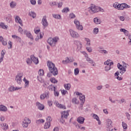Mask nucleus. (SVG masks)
<instances>
[{
  "mask_svg": "<svg viewBox=\"0 0 131 131\" xmlns=\"http://www.w3.org/2000/svg\"><path fill=\"white\" fill-rule=\"evenodd\" d=\"M118 68L120 70V73L122 75L126 71V66L123 67L121 64L118 63Z\"/></svg>",
  "mask_w": 131,
  "mask_h": 131,
  "instance_id": "obj_9",
  "label": "nucleus"
},
{
  "mask_svg": "<svg viewBox=\"0 0 131 131\" xmlns=\"http://www.w3.org/2000/svg\"><path fill=\"white\" fill-rule=\"evenodd\" d=\"M79 73V70H78V68L75 69L74 70V74L75 75H77Z\"/></svg>",
  "mask_w": 131,
  "mask_h": 131,
  "instance_id": "obj_55",
  "label": "nucleus"
},
{
  "mask_svg": "<svg viewBox=\"0 0 131 131\" xmlns=\"http://www.w3.org/2000/svg\"><path fill=\"white\" fill-rule=\"evenodd\" d=\"M15 21L16 23H19L21 26H23V24H22V20L21 19V18L19 17V16H15Z\"/></svg>",
  "mask_w": 131,
  "mask_h": 131,
  "instance_id": "obj_19",
  "label": "nucleus"
},
{
  "mask_svg": "<svg viewBox=\"0 0 131 131\" xmlns=\"http://www.w3.org/2000/svg\"><path fill=\"white\" fill-rule=\"evenodd\" d=\"M36 105L39 110H43V109H45V105L38 102L36 103Z\"/></svg>",
  "mask_w": 131,
  "mask_h": 131,
  "instance_id": "obj_20",
  "label": "nucleus"
},
{
  "mask_svg": "<svg viewBox=\"0 0 131 131\" xmlns=\"http://www.w3.org/2000/svg\"><path fill=\"white\" fill-rule=\"evenodd\" d=\"M111 69V67H110V66H106L104 68V70L106 72H108V71H109V70H110Z\"/></svg>",
  "mask_w": 131,
  "mask_h": 131,
  "instance_id": "obj_48",
  "label": "nucleus"
},
{
  "mask_svg": "<svg viewBox=\"0 0 131 131\" xmlns=\"http://www.w3.org/2000/svg\"><path fill=\"white\" fill-rule=\"evenodd\" d=\"M59 37L55 36L53 38L50 37L47 40V42L51 46V47H55L59 41Z\"/></svg>",
  "mask_w": 131,
  "mask_h": 131,
  "instance_id": "obj_2",
  "label": "nucleus"
},
{
  "mask_svg": "<svg viewBox=\"0 0 131 131\" xmlns=\"http://www.w3.org/2000/svg\"><path fill=\"white\" fill-rule=\"evenodd\" d=\"M125 115L127 117V119L130 120V115L128 113H125Z\"/></svg>",
  "mask_w": 131,
  "mask_h": 131,
  "instance_id": "obj_58",
  "label": "nucleus"
},
{
  "mask_svg": "<svg viewBox=\"0 0 131 131\" xmlns=\"http://www.w3.org/2000/svg\"><path fill=\"white\" fill-rule=\"evenodd\" d=\"M6 54V50H2L1 53V58L4 59V57L5 56V54Z\"/></svg>",
  "mask_w": 131,
  "mask_h": 131,
  "instance_id": "obj_42",
  "label": "nucleus"
},
{
  "mask_svg": "<svg viewBox=\"0 0 131 131\" xmlns=\"http://www.w3.org/2000/svg\"><path fill=\"white\" fill-rule=\"evenodd\" d=\"M74 23L76 25L77 29L78 30H82V26L80 25V23L78 20H77V19H75Z\"/></svg>",
  "mask_w": 131,
  "mask_h": 131,
  "instance_id": "obj_11",
  "label": "nucleus"
},
{
  "mask_svg": "<svg viewBox=\"0 0 131 131\" xmlns=\"http://www.w3.org/2000/svg\"><path fill=\"white\" fill-rule=\"evenodd\" d=\"M37 124H40V123H43L45 122V120L42 119L37 120L36 121Z\"/></svg>",
  "mask_w": 131,
  "mask_h": 131,
  "instance_id": "obj_40",
  "label": "nucleus"
},
{
  "mask_svg": "<svg viewBox=\"0 0 131 131\" xmlns=\"http://www.w3.org/2000/svg\"><path fill=\"white\" fill-rule=\"evenodd\" d=\"M31 123V120L28 118H25L23 121V127H28V125Z\"/></svg>",
  "mask_w": 131,
  "mask_h": 131,
  "instance_id": "obj_7",
  "label": "nucleus"
},
{
  "mask_svg": "<svg viewBox=\"0 0 131 131\" xmlns=\"http://www.w3.org/2000/svg\"><path fill=\"white\" fill-rule=\"evenodd\" d=\"M69 115V112L68 111H63L61 113V118L63 119V118H65L66 119H67L68 118V116Z\"/></svg>",
  "mask_w": 131,
  "mask_h": 131,
  "instance_id": "obj_14",
  "label": "nucleus"
},
{
  "mask_svg": "<svg viewBox=\"0 0 131 131\" xmlns=\"http://www.w3.org/2000/svg\"><path fill=\"white\" fill-rule=\"evenodd\" d=\"M64 88L67 91H69V90H70V88H71V84H70V83L64 84Z\"/></svg>",
  "mask_w": 131,
  "mask_h": 131,
  "instance_id": "obj_33",
  "label": "nucleus"
},
{
  "mask_svg": "<svg viewBox=\"0 0 131 131\" xmlns=\"http://www.w3.org/2000/svg\"><path fill=\"white\" fill-rule=\"evenodd\" d=\"M128 39L129 40V41H128V43L129 46L131 45V35L129 34L128 35Z\"/></svg>",
  "mask_w": 131,
  "mask_h": 131,
  "instance_id": "obj_64",
  "label": "nucleus"
},
{
  "mask_svg": "<svg viewBox=\"0 0 131 131\" xmlns=\"http://www.w3.org/2000/svg\"><path fill=\"white\" fill-rule=\"evenodd\" d=\"M93 22L94 23L96 24V25H99V24H100L101 23H102V20H101V19L98 17H95L93 19Z\"/></svg>",
  "mask_w": 131,
  "mask_h": 131,
  "instance_id": "obj_22",
  "label": "nucleus"
},
{
  "mask_svg": "<svg viewBox=\"0 0 131 131\" xmlns=\"http://www.w3.org/2000/svg\"><path fill=\"white\" fill-rule=\"evenodd\" d=\"M52 120H53V119L52 118V117H51V116H48L47 118V122H50V123H51V121H52Z\"/></svg>",
  "mask_w": 131,
  "mask_h": 131,
  "instance_id": "obj_52",
  "label": "nucleus"
},
{
  "mask_svg": "<svg viewBox=\"0 0 131 131\" xmlns=\"http://www.w3.org/2000/svg\"><path fill=\"white\" fill-rule=\"evenodd\" d=\"M54 104L56 107H57L58 108H59L60 109H64V110L66 109V106L65 105H62V104L59 103V102L58 101H55L54 102Z\"/></svg>",
  "mask_w": 131,
  "mask_h": 131,
  "instance_id": "obj_13",
  "label": "nucleus"
},
{
  "mask_svg": "<svg viewBox=\"0 0 131 131\" xmlns=\"http://www.w3.org/2000/svg\"><path fill=\"white\" fill-rule=\"evenodd\" d=\"M29 15V16H30V17H32V18H35V17H36V13H35V12L33 11L30 12Z\"/></svg>",
  "mask_w": 131,
  "mask_h": 131,
  "instance_id": "obj_32",
  "label": "nucleus"
},
{
  "mask_svg": "<svg viewBox=\"0 0 131 131\" xmlns=\"http://www.w3.org/2000/svg\"><path fill=\"white\" fill-rule=\"evenodd\" d=\"M76 17L75 14H74V13H72L70 14V18H71V19H74V18Z\"/></svg>",
  "mask_w": 131,
  "mask_h": 131,
  "instance_id": "obj_57",
  "label": "nucleus"
},
{
  "mask_svg": "<svg viewBox=\"0 0 131 131\" xmlns=\"http://www.w3.org/2000/svg\"><path fill=\"white\" fill-rule=\"evenodd\" d=\"M58 8H62V6H63V3L59 2L57 4Z\"/></svg>",
  "mask_w": 131,
  "mask_h": 131,
  "instance_id": "obj_62",
  "label": "nucleus"
},
{
  "mask_svg": "<svg viewBox=\"0 0 131 131\" xmlns=\"http://www.w3.org/2000/svg\"><path fill=\"white\" fill-rule=\"evenodd\" d=\"M26 62L28 64V65H31V63H32V60L31 59V58H27Z\"/></svg>",
  "mask_w": 131,
  "mask_h": 131,
  "instance_id": "obj_45",
  "label": "nucleus"
},
{
  "mask_svg": "<svg viewBox=\"0 0 131 131\" xmlns=\"http://www.w3.org/2000/svg\"><path fill=\"white\" fill-rule=\"evenodd\" d=\"M106 131H113L112 121L111 120V119H107L106 120Z\"/></svg>",
  "mask_w": 131,
  "mask_h": 131,
  "instance_id": "obj_3",
  "label": "nucleus"
},
{
  "mask_svg": "<svg viewBox=\"0 0 131 131\" xmlns=\"http://www.w3.org/2000/svg\"><path fill=\"white\" fill-rule=\"evenodd\" d=\"M40 100H45V99H46V96L45 95V93H43L40 95Z\"/></svg>",
  "mask_w": 131,
  "mask_h": 131,
  "instance_id": "obj_53",
  "label": "nucleus"
},
{
  "mask_svg": "<svg viewBox=\"0 0 131 131\" xmlns=\"http://www.w3.org/2000/svg\"><path fill=\"white\" fill-rule=\"evenodd\" d=\"M23 81L25 82V88H28L29 86V81L25 77L23 79Z\"/></svg>",
  "mask_w": 131,
  "mask_h": 131,
  "instance_id": "obj_24",
  "label": "nucleus"
},
{
  "mask_svg": "<svg viewBox=\"0 0 131 131\" xmlns=\"http://www.w3.org/2000/svg\"><path fill=\"white\" fill-rule=\"evenodd\" d=\"M93 33L94 34H98V33H99V28H95L93 29Z\"/></svg>",
  "mask_w": 131,
  "mask_h": 131,
  "instance_id": "obj_46",
  "label": "nucleus"
},
{
  "mask_svg": "<svg viewBox=\"0 0 131 131\" xmlns=\"http://www.w3.org/2000/svg\"><path fill=\"white\" fill-rule=\"evenodd\" d=\"M2 42L3 46H7V45H8V42H7V40L5 39H3Z\"/></svg>",
  "mask_w": 131,
  "mask_h": 131,
  "instance_id": "obj_54",
  "label": "nucleus"
},
{
  "mask_svg": "<svg viewBox=\"0 0 131 131\" xmlns=\"http://www.w3.org/2000/svg\"><path fill=\"white\" fill-rule=\"evenodd\" d=\"M6 21L8 22V23H11L12 22V16L10 14H8L6 18Z\"/></svg>",
  "mask_w": 131,
  "mask_h": 131,
  "instance_id": "obj_28",
  "label": "nucleus"
},
{
  "mask_svg": "<svg viewBox=\"0 0 131 131\" xmlns=\"http://www.w3.org/2000/svg\"><path fill=\"white\" fill-rule=\"evenodd\" d=\"M70 35L72 37H73L74 38H77L79 37V35L78 34V33L75 32L72 29H70L69 30Z\"/></svg>",
  "mask_w": 131,
  "mask_h": 131,
  "instance_id": "obj_8",
  "label": "nucleus"
},
{
  "mask_svg": "<svg viewBox=\"0 0 131 131\" xmlns=\"http://www.w3.org/2000/svg\"><path fill=\"white\" fill-rule=\"evenodd\" d=\"M113 7L115 8V9H117V10H120V4H118L117 3H115L113 4Z\"/></svg>",
  "mask_w": 131,
  "mask_h": 131,
  "instance_id": "obj_26",
  "label": "nucleus"
},
{
  "mask_svg": "<svg viewBox=\"0 0 131 131\" xmlns=\"http://www.w3.org/2000/svg\"><path fill=\"white\" fill-rule=\"evenodd\" d=\"M48 89L49 90V91H54L56 90V87L52 85H50L48 86Z\"/></svg>",
  "mask_w": 131,
  "mask_h": 131,
  "instance_id": "obj_44",
  "label": "nucleus"
},
{
  "mask_svg": "<svg viewBox=\"0 0 131 131\" xmlns=\"http://www.w3.org/2000/svg\"><path fill=\"white\" fill-rule=\"evenodd\" d=\"M99 53L102 54V55H107L108 54V51L105 50H101L99 51Z\"/></svg>",
  "mask_w": 131,
  "mask_h": 131,
  "instance_id": "obj_38",
  "label": "nucleus"
},
{
  "mask_svg": "<svg viewBox=\"0 0 131 131\" xmlns=\"http://www.w3.org/2000/svg\"><path fill=\"white\" fill-rule=\"evenodd\" d=\"M118 18H119L120 21H124L125 20V17L123 16H118Z\"/></svg>",
  "mask_w": 131,
  "mask_h": 131,
  "instance_id": "obj_51",
  "label": "nucleus"
},
{
  "mask_svg": "<svg viewBox=\"0 0 131 131\" xmlns=\"http://www.w3.org/2000/svg\"><path fill=\"white\" fill-rule=\"evenodd\" d=\"M122 125L123 128V131H126V129H127V124L125 122H122Z\"/></svg>",
  "mask_w": 131,
  "mask_h": 131,
  "instance_id": "obj_31",
  "label": "nucleus"
},
{
  "mask_svg": "<svg viewBox=\"0 0 131 131\" xmlns=\"http://www.w3.org/2000/svg\"><path fill=\"white\" fill-rule=\"evenodd\" d=\"M38 74L39 75H40V76H42V75H43V70L40 69L38 71Z\"/></svg>",
  "mask_w": 131,
  "mask_h": 131,
  "instance_id": "obj_56",
  "label": "nucleus"
},
{
  "mask_svg": "<svg viewBox=\"0 0 131 131\" xmlns=\"http://www.w3.org/2000/svg\"><path fill=\"white\" fill-rule=\"evenodd\" d=\"M47 66L49 68V70L50 73H51L54 76H56V75H58V69H57L56 66L54 64V63H53L52 61H48Z\"/></svg>",
  "mask_w": 131,
  "mask_h": 131,
  "instance_id": "obj_1",
  "label": "nucleus"
},
{
  "mask_svg": "<svg viewBox=\"0 0 131 131\" xmlns=\"http://www.w3.org/2000/svg\"><path fill=\"white\" fill-rule=\"evenodd\" d=\"M89 11L91 14H95V13L98 12V10H97L96 6L92 5L91 7L89 8Z\"/></svg>",
  "mask_w": 131,
  "mask_h": 131,
  "instance_id": "obj_6",
  "label": "nucleus"
},
{
  "mask_svg": "<svg viewBox=\"0 0 131 131\" xmlns=\"http://www.w3.org/2000/svg\"><path fill=\"white\" fill-rule=\"evenodd\" d=\"M50 81L52 83H56L58 82V81L57 80H56V79L55 78H50Z\"/></svg>",
  "mask_w": 131,
  "mask_h": 131,
  "instance_id": "obj_49",
  "label": "nucleus"
},
{
  "mask_svg": "<svg viewBox=\"0 0 131 131\" xmlns=\"http://www.w3.org/2000/svg\"><path fill=\"white\" fill-rule=\"evenodd\" d=\"M54 95L55 97H59V92L56 89L54 91Z\"/></svg>",
  "mask_w": 131,
  "mask_h": 131,
  "instance_id": "obj_50",
  "label": "nucleus"
},
{
  "mask_svg": "<svg viewBox=\"0 0 131 131\" xmlns=\"http://www.w3.org/2000/svg\"><path fill=\"white\" fill-rule=\"evenodd\" d=\"M8 111V108H7L6 106L4 105H0V111L6 112V111Z\"/></svg>",
  "mask_w": 131,
  "mask_h": 131,
  "instance_id": "obj_23",
  "label": "nucleus"
},
{
  "mask_svg": "<svg viewBox=\"0 0 131 131\" xmlns=\"http://www.w3.org/2000/svg\"><path fill=\"white\" fill-rule=\"evenodd\" d=\"M41 24L46 28V27H48L49 25V23H48V20H47V16H44L41 20Z\"/></svg>",
  "mask_w": 131,
  "mask_h": 131,
  "instance_id": "obj_10",
  "label": "nucleus"
},
{
  "mask_svg": "<svg viewBox=\"0 0 131 131\" xmlns=\"http://www.w3.org/2000/svg\"><path fill=\"white\" fill-rule=\"evenodd\" d=\"M70 10H69V8L68 7H66V8H64L61 12L62 13H68V12H69Z\"/></svg>",
  "mask_w": 131,
  "mask_h": 131,
  "instance_id": "obj_37",
  "label": "nucleus"
},
{
  "mask_svg": "<svg viewBox=\"0 0 131 131\" xmlns=\"http://www.w3.org/2000/svg\"><path fill=\"white\" fill-rule=\"evenodd\" d=\"M91 116L94 118V119H96V120H98V119H99V116L95 114H92Z\"/></svg>",
  "mask_w": 131,
  "mask_h": 131,
  "instance_id": "obj_41",
  "label": "nucleus"
},
{
  "mask_svg": "<svg viewBox=\"0 0 131 131\" xmlns=\"http://www.w3.org/2000/svg\"><path fill=\"white\" fill-rule=\"evenodd\" d=\"M1 126L2 127H3V128L4 130H7V129L9 128V126L8 125V124L6 123H3V124H1Z\"/></svg>",
  "mask_w": 131,
  "mask_h": 131,
  "instance_id": "obj_27",
  "label": "nucleus"
},
{
  "mask_svg": "<svg viewBox=\"0 0 131 131\" xmlns=\"http://www.w3.org/2000/svg\"><path fill=\"white\" fill-rule=\"evenodd\" d=\"M52 17H53V18H55V19H61V15L60 14H53Z\"/></svg>",
  "mask_w": 131,
  "mask_h": 131,
  "instance_id": "obj_35",
  "label": "nucleus"
},
{
  "mask_svg": "<svg viewBox=\"0 0 131 131\" xmlns=\"http://www.w3.org/2000/svg\"><path fill=\"white\" fill-rule=\"evenodd\" d=\"M17 6V3L15 1H12L10 3V7L11 8V9H14Z\"/></svg>",
  "mask_w": 131,
  "mask_h": 131,
  "instance_id": "obj_25",
  "label": "nucleus"
},
{
  "mask_svg": "<svg viewBox=\"0 0 131 131\" xmlns=\"http://www.w3.org/2000/svg\"><path fill=\"white\" fill-rule=\"evenodd\" d=\"M84 40L86 42L85 47H91V39L89 38H84Z\"/></svg>",
  "mask_w": 131,
  "mask_h": 131,
  "instance_id": "obj_21",
  "label": "nucleus"
},
{
  "mask_svg": "<svg viewBox=\"0 0 131 131\" xmlns=\"http://www.w3.org/2000/svg\"><path fill=\"white\" fill-rule=\"evenodd\" d=\"M77 121L78 122V123H80V124H82V117H79L77 119Z\"/></svg>",
  "mask_w": 131,
  "mask_h": 131,
  "instance_id": "obj_43",
  "label": "nucleus"
},
{
  "mask_svg": "<svg viewBox=\"0 0 131 131\" xmlns=\"http://www.w3.org/2000/svg\"><path fill=\"white\" fill-rule=\"evenodd\" d=\"M9 90V92H14V91H15L14 87L13 86H10Z\"/></svg>",
  "mask_w": 131,
  "mask_h": 131,
  "instance_id": "obj_63",
  "label": "nucleus"
},
{
  "mask_svg": "<svg viewBox=\"0 0 131 131\" xmlns=\"http://www.w3.org/2000/svg\"><path fill=\"white\" fill-rule=\"evenodd\" d=\"M130 8V6L127 5L125 3H123L120 4V10L121 11L122 10H124V9H129Z\"/></svg>",
  "mask_w": 131,
  "mask_h": 131,
  "instance_id": "obj_12",
  "label": "nucleus"
},
{
  "mask_svg": "<svg viewBox=\"0 0 131 131\" xmlns=\"http://www.w3.org/2000/svg\"><path fill=\"white\" fill-rule=\"evenodd\" d=\"M82 55H83L84 57L87 62H89L90 64H93L95 63V62H94V60L89 57V54L85 51L82 52Z\"/></svg>",
  "mask_w": 131,
  "mask_h": 131,
  "instance_id": "obj_4",
  "label": "nucleus"
},
{
  "mask_svg": "<svg viewBox=\"0 0 131 131\" xmlns=\"http://www.w3.org/2000/svg\"><path fill=\"white\" fill-rule=\"evenodd\" d=\"M24 33H25V34H26L27 37H28V38H30L32 40H33V36H32L30 32L28 31L27 30H25L24 31Z\"/></svg>",
  "mask_w": 131,
  "mask_h": 131,
  "instance_id": "obj_18",
  "label": "nucleus"
},
{
  "mask_svg": "<svg viewBox=\"0 0 131 131\" xmlns=\"http://www.w3.org/2000/svg\"><path fill=\"white\" fill-rule=\"evenodd\" d=\"M30 59H31L32 61H33V63L36 64V65L38 63V58L37 57H35L34 55H31Z\"/></svg>",
  "mask_w": 131,
  "mask_h": 131,
  "instance_id": "obj_16",
  "label": "nucleus"
},
{
  "mask_svg": "<svg viewBox=\"0 0 131 131\" xmlns=\"http://www.w3.org/2000/svg\"><path fill=\"white\" fill-rule=\"evenodd\" d=\"M50 126H51V123H50L49 122H47L45 124L44 128L45 129H47V128H50Z\"/></svg>",
  "mask_w": 131,
  "mask_h": 131,
  "instance_id": "obj_30",
  "label": "nucleus"
},
{
  "mask_svg": "<svg viewBox=\"0 0 131 131\" xmlns=\"http://www.w3.org/2000/svg\"><path fill=\"white\" fill-rule=\"evenodd\" d=\"M74 43L77 46V49L78 50V51H80V50H81L82 45H81V43L78 40H75L74 41Z\"/></svg>",
  "mask_w": 131,
  "mask_h": 131,
  "instance_id": "obj_17",
  "label": "nucleus"
},
{
  "mask_svg": "<svg viewBox=\"0 0 131 131\" xmlns=\"http://www.w3.org/2000/svg\"><path fill=\"white\" fill-rule=\"evenodd\" d=\"M76 95L77 96H79V100H80V101H81V103H82V96H81V93L78 92H76Z\"/></svg>",
  "mask_w": 131,
  "mask_h": 131,
  "instance_id": "obj_36",
  "label": "nucleus"
},
{
  "mask_svg": "<svg viewBox=\"0 0 131 131\" xmlns=\"http://www.w3.org/2000/svg\"><path fill=\"white\" fill-rule=\"evenodd\" d=\"M85 50L89 53L93 52V48L92 47H89V46H86Z\"/></svg>",
  "mask_w": 131,
  "mask_h": 131,
  "instance_id": "obj_39",
  "label": "nucleus"
},
{
  "mask_svg": "<svg viewBox=\"0 0 131 131\" xmlns=\"http://www.w3.org/2000/svg\"><path fill=\"white\" fill-rule=\"evenodd\" d=\"M46 99H49L50 98V92L47 91L44 93Z\"/></svg>",
  "mask_w": 131,
  "mask_h": 131,
  "instance_id": "obj_47",
  "label": "nucleus"
},
{
  "mask_svg": "<svg viewBox=\"0 0 131 131\" xmlns=\"http://www.w3.org/2000/svg\"><path fill=\"white\" fill-rule=\"evenodd\" d=\"M23 77V73H18L15 77V80L18 84H21L22 83V77Z\"/></svg>",
  "mask_w": 131,
  "mask_h": 131,
  "instance_id": "obj_5",
  "label": "nucleus"
},
{
  "mask_svg": "<svg viewBox=\"0 0 131 131\" xmlns=\"http://www.w3.org/2000/svg\"><path fill=\"white\" fill-rule=\"evenodd\" d=\"M43 37V35L41 33H40L39 35H37L35 38L36 41H38V40L40 39V38H42Z\"/></svg>",
  "mask_w": 131,
  "mask_h": 131,
  "instance_id": "obj_34",
  "label": "nucleus"
},
{
  "mask_svg": "<svg viewBox=\"0 0 131 131\" xmlns=\"http://www.w3.org/2000/svg\"><path fill=\"white\" fill-rule=\"evenodd\" d=\"M96 89H97V91H101V90H102V89H103V85H100L99 86H97L96 87Z\"/></svg>",
  "mask_w": 131,
  "mask_h": 131,
  "instance_id": "obj_60",
  "label": "nucleus"
},
{
  "mask_svg": "<svg viewBox=\"0 0 131 131\" xmlns=\"http://www.w3.org/2000/svg\"><path fill=\"white\" fill-rule=\"evenodd\" d=\"M110 62H111V60H107L104 62V65L109 66L110 64Z\"/></svg>",
  "mask_w": 131,
  "mask_h": 131,
  "instance_id": "obj_59",
  "label": "nucleus"
},
{
  "mask_svg": "<svg viewBox=\"0 0 131 131\" xmlns=\"http://www.w3.org/2000/svg\"><path fill=\"white\" fill-rule=\"evenodd\" d=\"M8 45H9L8 49H11L12 48V41H9Z\"/></svg>",
  "mask_w": 131,
  "mask_h": 131,
  "instance_id": "obj_61",
  "label": "nucleus"
},
{
  "mask_svg": "<svg viewBox=\"0 0 131 131\" xmlns=\"http://www.w3.org/2000/svg\"><path fill=\"white\" fill-rule=\"evenodd\" d=\"M0 27H1V28L3 29H5V30L8 29V26L5 25L4 23H0Z\"/></svg>",
  "mask_w": 131,
  "mask_h": 131,
  "instance_id": "obj_29",
  "label": "nucleus"
},
{
  "mask_svg": "<svg viewBox=\"0 0 131 131\" xmlns=\"http://www.w3.org/2000/svg\"><path fill=\"white\" fill-rule=\"evenodd\" d=\"M71 62H73V58L72 57H67L65 60L62 61L63 64H67L68 63H71Z\"/></svg>",
  "mask_w": 131,
  "mask_h": 131,
  "instance_id": "obj_15",
  "label": "nucleus"
}]
</instances>
